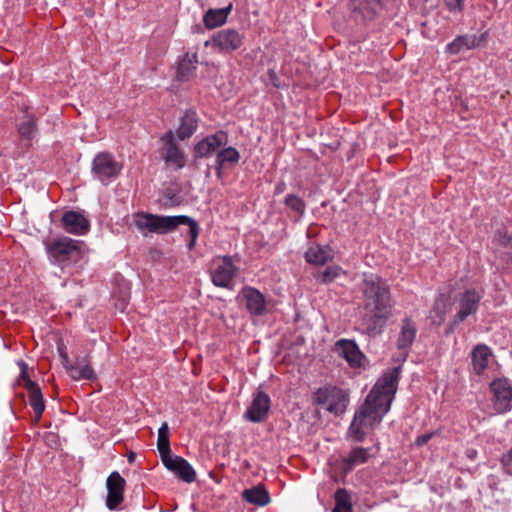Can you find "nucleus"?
<instances>
[{
	"label": "nucleus",
	"mask_w": 512,
	"mask_h": 512,
	"mask_svg": "<svg viewBox=\"0 0 512 512\" xmlns=\"http://www.w3.org/2000/svg\"><path fill=\"white\" fill-rule=\"evenodd\" d=\"M399 373L400 367L386 371L367 395L365 402L355 412L349 434L356 441H363L390 410L398 388Z\"/></svg>",
	"instance_id": "1"
},
{
	"label": "nucleus",
	"mask_w": 512,
	"mask_h": 512,
	"mask_svg": "<svg viewBox=\"0 0 512 512\" xmlns=\"http://www.w3.org/2000/svg\"><path fill=\"white\" fill-rule=\"evenodd\" d=\"M360 290L364 307L374 318L386 321L391 317L393 303L390 287L385 280L374 273H363Z\"/></svg>",
	"instance_id": "2"
},
{
	"label": "nucleus",
	"mask_w": 512,
	"mask_h": 512,
	"mask_svg": "<svg viewBox=\"0 0 512 512\" xmlns=\"http://www.w3.org/2000/svg\"><path fill=\"white\" fill-rule=\"evenodd\" d=\"M186 220L185 215L161 216L145 212L133 215V224L144 235L165 234L176 229V222Z\"/></svg>",
	"instance_id": "3"
},
{
	"label": "nucleus",
	"mask_w": 512,
	"mask_h": 512,
	"mask_svg": "<svg viewBox=\"0 0 512 512\" xmlns=\"http://www.w3.org/2000/svg\"><path fill=\"white\" fill-rule=\"evenodd\" d=\"M313 402L337 416L346 411L349 404V395L336 386H324L314 393Z\"/></svg>",
	"instance_id": "4"
},
{
	"label": "nucleus",
	"mask_w": 512,
	"mask_h": 512,
	"mask_svg": "<svg viewBox=\"0 0 512 512\" xmlns=\"http://www.w3.org/2000/svg\"><path fill=\"white\" fill-rule=\"evenodd\" d=\"M237 271L238 268L232 256H217L213 259L210 268L211 281L217 287L231 289Z\"/></svg>",
	"instance_id": "5"
},
{
	"label": "nucleus",
	"mask_w": 512,
	"mask_h": 512,
	"mask_svg": "<svg viewBox=\"0 0 512 512\" xmlns=\"http://www.w3.org/2000/svg\"><path fill=\"white\" fill-rule=\"evenodd\" d=\"M483 291L478 289H467L460 293L456 298L457 312L451 322L452 326H457L465 321L469 316L476 314L479 308Z\"/></svg>",
	"instance_id": "6"
},
{
	"label": "nucleus",
	"mask_w": 512,
	"mask_h": 512,
	"mask_svg": "<svg viewBox=\"0 0 512 512\" xmlns=\"http://www.w3.org/2000/svg\"><path fill=\"white\" fill-rule=\"evenodd\" d=\"M47 252L58 263L77 261L81 255L79 242L69 237H62L52 241L47 246Z\"/></svg>",
	"instance_id": "7"
},
{
	"label": "nucleus",
	"mask_w": 512,
	"mask_h": 512,
	"mask_svg": "<svg viewBox=\"0 0 512 512\" xmlns=\"http://www.w3.org/2000/svg\"><path fill=\"white\" fill-rule=\"evenodd\" d=\"M121 165L109 153H99L93 160L92 173L103 184L115 179L121 171Z\"/></svg>",
	"instance_id": "8"
},
{
	"label": "nucleus",
	"mask_w": 512,
	"mask_h": 512,
	"mask_svg": "<svg viewBox=\"0 0 512 512\" xmlns=\"http://www.w3.org/2000/svg\"><path fill=\"white\" fill-rule=\"evenodd\" d=\"M164 146L161 151V158L166 167L172 170H180L185 167L187 159L184 151L174 141L173 133L169 131L162 138Z\"/></svg>",
	"instance_id": "9"
},
{
	"label": "nucleus",
	"mask_w": 512,
	"mask_h": 512,
	"mask_svg": "<svg viewBox=\"0 0 512 512\" xmlns=\"http://www.w3.org/2000/svg\"><path fill=\"white\" fill-rule=\"evenodd\" d=\"M490 390L497 413H506L512 409V386L507 379H495L490 384Z\"/></svg>",
	"instance_id": "10"
},
{
	"label": "nucleus",
	"mask_w": 512,
	"mask_h": 512,
	"mask_svg": "<svg viewBox=\"0 0 512 512\" xmlns=\"http://www.w3.org/2000/svg\"><path fill=\"white\" fill-rule=\"evenodd\" d=\"M227 143V133L222 130L217 131L214 134L204 137L194 146V157L209 158L213 154L217 153L221 147L226 146Z\"/></svg>",
	"instance_id": "11"
},
{
	"label": "nucleus",
	"mask_w": 512,
	"mask_h": 512,
	"mask_svg": "<svg viewBox=\"0 0 512 512\" xmlns=\"http://www.w3.org/2000/svg\"><path fill=\"white\" fill-rule=\"evenodd\" d=\"M252 316H263L267 311V301L263 293L251 286H244L238 296Z\"/></svg>",
	"instance_id": "12"
},
{
	"label": "nucleus",
	"mask_w": 512,
	"mask_h": 512,
	"mask_svg": "<svg viewBox=\"0 0 512 512\" xmlns=\"http://www.w3.org/2000/svg\"><path fill=\"white\" fill-rule=\"evenodd\" d=\"M417 335V325L410 317H405L400 324V332L397 338L398 359L405 361L410 347Z\"/></svg>",
	"instance_id": "13"
},
{
	"label": "nucleus",
	"mask_w": 512,
	"mask_h": 512,
	"mask_svg": "<svg viewBox=\"0 0 512 512\" xmlns=\"http://www.w3.org/2000/svg\"><path fill=\"white\" fill-rule=\"evenodd\" d=\"M271 407V400L267 393L258 390L253 394L251 404L244 413V417L253 423H259L266 419Z\"/></svg>",
	"instance_id": "14"
},
{
	"label": "nucleus",
	"mask_w": 512,
	"mask_h": 512,
	"mask_svg": "<svg viewBox=\"0 0 512 512\" xmlns=\"http://www.w3.org/2000/svg\"><path fill=\"white\" fill-rule=\"evenodd\" d=\"M125 479L119 472H112L106 480L107 497L106 506L109 510H115L124 500Z\"/></svg>",
	"instance_id": "15"
},
{
	"label": "nucleus",
	"mask_w": 512,
	"mask_h": 512,
	"mask_svg": "<svg viewBox=\"0 0 512 512\" xmlns=\"http://www.w3.org/2000/svg\"><path fill=\"white\" fill-rule=\"evenodd\" d=\"M335 352L352 368H360L364 364L365 355L353 340L340 339L335 343Z\"/></svg>",
	"instance_id": "16"
},
{
	"label": "nucleus",
	"mask_w": 512,
	"mask_h": 512,
	"mask_svg": "<svg viewBox=\"0 0 512 512\" xmlns=\"http://www.w3.org/2000/svg\"><path fill=\"white\" fill-rule=\"evenodd\" d=\"M21 377L25 378L24 370H22V372H21ZM24 381H25L24 387L28 393L29 405L33 409V413H34L32 423L34 425H37L39 423V421L42 417V414L45 410V407H46L45 401L43 398V394L41 392L39 385L36 382L30 380L29 378L24 379Z\"/></svg>",
	"instance_id": "17"
},
{
	"label": "nucleus",
	"mask_w": 512,
	"mask_h": 512,
	"mask_svg": "<svg viewBox=\"0 0 512 512\" xmlns=\"http://www.w3.org/2000/svg\"><path fill=\"white\" fill-rule=\"evenodd\" d=\"M213 46L224 52L239 49L243 43L242 35L235 29H222L212 36Z\"/></svg>",
	"instance_id": "18"
},
{
	"label": "nucleus",
	"mask_w": 512,
	"mask_h": 512,
	"mask_svg": "<svg viewBox=\"0 0 512 512\" xmlns=\"http://www.w3.org/2000/svg\"><path fill=\"white\" fill-rule=\"evenodd\" d=\"M162 462L169 471L176 474L182 481L192 483L196 479L194 468L184 458L177 455L164 456Z\"/></svg>",
	"instance_id": "19"
},
{
	"label": "nucleus",
	"mask_w": 512,
	"mask_h": 512,
	"mask_svg": "<svg viewBox=\"0 0 512 512\" xmlns=\"http://www.w3.org/2000/svg\"><path fill=\"white\" fill-rule=\"evenodd\" d=\"M61 225L65 232L78 236L85 235L90 230L89 220L77 211H66L62 215Z\"/></svg>",
	"instance_id": "20"
},
{
	"label": "nucleus",
	"mask_w": 512,
	"mask_h": 512,
	"mask_svg": "<svg viewBox=\"0 0 512 512\" xmlns=\"http://www.w3.org/2000/svg\"><path fill=\"white\" fill-rule=\"evenodd\" d=\"M488 33L484 32L480 36L475 35H460L457 36L452 42L448 43L445 47V52L450 55H456L460 53L464 48L473 49L484 42L487 38Z\"/></svg>",
	"instance_id": "21"
},
{
	"label": "nucleus",
	"mask_w": 512,
	"mask_h": 512,
	"mask_svg": "<svg viewBox=\"0 0 512 512\" xmlns=\"http://www.w3.org/2000/svg\"><path fill=\"white\" fill-rule=\"evenodd\" d=\"M240 160V153L234 147H224L216 153L214 169L217 177L221 178L222 171L226 166H233Z\"/></svg>",
	"instance_id": "22"
},
{
	"label": "nucleus",
	"mask_w": 512,
	"mask_h": 512,
	"mask_svg": "<svg viewBox=\"0 0 512 512\" xmlns=\"http://www.w3.org/2000/svg\"><path fill=\"white\" fill-rule=\"evenodd\" d=\"M452 310L449 297L444 294L439 295L430 311V319L433 325L440 326L444 323L446 316Z\"/></svg>",
	"instance_id": "23"
},
{
	"label": "nucleus",
	"mask_w": 512,
	"mask_h": 512,
	"mask_svg": "<svg viewBox=\"0 0 512 512\" xmlns=\"http://www.w3.org/2000/svg\"><path fill=\"white\" fill-rule=\"evenodd\" d=\"M492 357L491 349L484 345L478 344L471 352L473 370L476 374L481 375L486 370Z\"/></svg>",
	"instance_id": "24"
},
{
	"label": "nucleus",
	"mask_w": 512,
	"mask_h": 512,
	"mask_svg": "<svg viewBox=\"0 0 512 512\" xmlns=\"http://www.w3.org/2000/svg\"><path fill=\"white\" fill-rule=\"evenodd\" d=\"M331 258V251L327 247L318 244L311 245L305 252L306 261L313 265H324Z\"/></svg>",
	"instance_id": "25"
},
{
	"label": "nucleus",
	"mask_w": 512,
	"mask_h": 512,
	"mask_svg": "<svg viewBox=\"0 0 512 512\" xmlns=\"http://www.w3.org/2000/svg\"><path fill=\"white\" fill-rule=\"evenodd\" d=\"M231 8L232 5L230 4L228 7L225 8L208 10L203 17V22L205 26L209 29H213L223 25L226 22L227 16L230 13Z\"/></svg>",
	"instance_id": "26"
},
{
	"label": "nucleus",
	"mask_w": 512,
	"mask_h": 512,
	"mask_svg": "<svg viewBox=\"0 0 512 512\" xmlns=\"http://www.w3.org/2000/svg\"><path fill=\"white\" fill-rule=\"evenodd\" d=\"M197 115L194 111H187L181 118L177 136L179 139L184 140L189 138L197 129Z\"/></svg>",
	"instance_id": "27"
},
{
	"label": "nucleus",
	"mask_w": 512,
	"mask_h": 512,
	"mask_svg": "<svg viewBox=\"0 0 512 512\" xmlns=\"http://www.w3.org/2000/svg\"><path fill=\"white\" fill-rule=\"evenodd\" d=\"M243 499L251 504L265 506L270 502V496L263 486H255L243 491Z\"/></svg>",
	"instance_id": "28"
},
{
	"label": "nucleus",
	"mask_w": 512,
	"mask_h": 512,
	"mask_svg": "<svg viewBox=\"0 0 512 512\" xmlns=\"http://www.w3.org/2000/svg\"><path fill=\"white\" fill-rule=\"evenodd\" d=\"M198 62L197 55L195 53H187L183 59L179 62L177 77L180 81L189 80L194 71L196 70V64Z\"/></svg>",
	"instance_id": "29"
},
{
	"label": "nucleus",
	"mask_w": 512,
	"mask_h": 512,
	"mask_svg": "<svg viewBox=\"0 0 512 512\" xmlns=\"http://www.w3.org/2000/svg\"><path fill=\"white\" fill-rule=\"evenodd\" d=\"M68 375L73 380L92 379L94 377V371L85 360L77 361L75 364L68 365L66 367Z\"/></svg>",
	"instance_id": "30"
},
{
	"label": "nucleus",
	"mask_w": 512,
	"mask_h": 512,
	"mask_svg": "<svg viewBox=\"0 0 512 512\" xmlns=\"http://www.w3.org/2000/svg\"><path fill=\"white\" fill-rule=\"evenodd\" d=\"M368 460V450L362 447L354 448L344 460L345 469L351 470L357 465L363 464Z\"/></svg>",
	"instance_id": "31"
},
{
	"label": "nucleus",
	"mask_w": 512,
	"mask_h": 512,
	"mask_svg": "<svg viewBox=\"0 0 512 512\" xmlns=\"http://www.w3.org/2000/svg\"><path fill=\"white\" fill-rule=\"evenodd\" d=\"M157 447L161 454L162 460L164 459V456H171L169 443V427L167 422H163L158 430Z\"/></svg>",
	"instance_id": "32"
},
{
	"label": "nucleus",
	"mask_w": 512,
	"mask_h": 512,
	"mask_svg": "<svg viewBox=\"0 0 512 512\" xmlns=\"http://www.w3.org/2000/svg\"><path fill=\"white\" fill-rule=\"evenodd\" d=\"M343 269L338 265L327 266L322 272L315 275L316 279L321 283L328 284L343 274Z\"/></svg>",
	"instance_id": "33"
},
{
	"label": "nucleus",
	"mask_w": 512,
	"mask_h": 512,
	"mask_svg": "<svg viewBox=\"0 0 512 512\" xmlns=\"http://www.w3.org/2000/svg\"><path fill=\"white\" fill-rule=\"evenodd\" d=\"M18 131L21 137L31 139L36 131L35 119L32 116L27 115L24 121L19 123Z\"/></svg>",
	"instance_id": "34"
},
{
	"label": "nucleus",
	"mask_w": 512,
	"mask_h": 512,
	"mask_svg": "<svg viewBox=\"0 0 512 512\" xmlns=\"http://www.w3.org/2000/svg\"><path fill=\"white\" fill-rule=\"evenodd\" d=\"M186 220L176 222V228L179 225H188L189 226V234H190V242L188 243V249L191 250L194 248L196 244V240L199 234V226L197 222L191 217L185 216Z\"/></svg>",
	"instance_id": "35"
},
{
	"label": "nucleus",
	"mask_w": 512,
	"mask_h": 512,
	"mask_svg": "<svg viewBox=\"0 0 512 512\" xmlns=\"http://www.w3.org/2000/svg\"><path fill=\"white\" fill-rule=\"evenodd\" d=\"M285 204L287 207H289L291 210L298 213L299 215H303L305 212L304 201L294 194H289L286 196Z\"/></svg>",
	"instance_id": "36"
},
{
	"label": "nucleus",
	"mask_w": 512,
	"mask_h": 512,
	"mask_svg": "<svg viewBox=\"0 0 512 512\" xmlns=\"http://www.w3.org/2000/svg\"><path fill=\"white\" fill-rule=\"evenodd\" d=\"M335 500H336L335 506L347 507V508L351 509V505L349 503V497L345 490H343V489L337 490V492L335 494Z\"/></svg>",
	"instance_id": "37"
},
{
	"label": "nucleus",
	"mask_w": 512,
	"mask_h": 512,
	"mask_svg": "<svg viewBox=\"0 0 512 512\" xmlns=\"http://www.w3.org/2000/svg\"><path fill=\"white\" fill-rule=\"evenodd\" d=\"M445 5L451 13H461L465 7V0L446 1Z\"/></svg>",
	"instance_id": "38"
},
{
	"label": "nucleus",
	"mask_w": 512,
	"mask_h": 512,
	"mask_svg": "<svg viewBox=\"0 0 512 512\" xmlns=\"http://www.w3.org/2000/svg\"><path fill=\"white\" fill-rule=\"evenodd\" d=\"M501 463L504 471L507 474L512 475V447L505 454H503Z\"/></svg>",
	"instance_id": "39"
},
{
	"label": "nucleus",
	"mask_w": 512,
	"mask_h": 512,
	"mask_svg": "<svg viewBox=\"0 0 512 512\" xmlns=\"http://www.w3.org/2000/svg\"><path fill=\"white\" fill-rule=\"evenodd\" d=\"M268 79H269V82L276 88H279L281 87V83H280V80L279 78L277 77V74L274 70H269L268 73Z\"/></svg>",
	"instance_id": "40"
},
{
	"label": "nucleus",
	"mask_w": 512,
	"mask_h": 512,
	"mask_svg": "<svg viewBox=\"0 0 512 512\" xmlns=\"http://www.w3.org/2000/svg\"><path fill=\"white\" fill-rule=\"evenodd\" d=\"M432 437V434H423L416 438L415 445L422 446L426 444Z\"/></svg>",
	"instance_id": "41"
},
{
	"label": "nucleus",
	"mask_w": 512,
	"mask_h": 512,
	"mask_svg": "<svg viewBox=\"0 0 512 512\" xmlns=\"http://www.w3.org/2000/svg\"><path fill=\"white\" fill-rule=\"evenodd\" d=\"M332 512H351V509L347 507L335 506Z\"/></svg>",
	"instance_id": "42"
},
{
	"label": "nucleus",
	"mask_w": 512,
	"mask_h": 512,
	"mask_svg": "<svg viewBox=\"0 0 512 512\" xmlns=\"http://www.w3.org/2000/svg\"><path fill=\"white\" fill-rule=\"evenodd\" d=\"M381 2V0H371V3L369 4L370 5V9L371 10H374L375 9V6L376 5H379Z\"/></svg>",
	"instance_id": "43"
},
{
	"label": "nucleus",
	"mask_w": 512,
	"mask_h": 512,
	"mask_svg": "<svg viewBox=\"0 0 512 512\" xmlns=\"http://www.w3.org/2000/svg\"><path fill=\"white\" fill-rule=\"evenodd\" d=\"M283 190H284V184L283 183L282 184H278L276 186V188H275V193H277V194L281 193V192H283Z\"/></svg>",
	"instance_id": "44"
}]
</instances>
